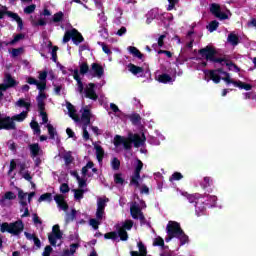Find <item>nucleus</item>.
I'll return each instance as SVG.
<instances>
[{
	"instance_id": "52",
	"label": "nucleus",
	"mask_w": 256,
	"mask_h": 256,
	"mask_svg": "<svg viewBox=\"0 0 256 256\" xmlns=\"http://www.w3.org/2000/svg\"><path fill=\"white\" fill-rule=\"evenodd\" d=\"M127 34V28L125 26H122L117 32L116 35H118V37H123V35Z\"/></svg>"
},
{
	"instance_id": "62",
	"label": "nucleus",
	"mask_w": 256,
	"mask_h": 256,
	"mask_svg": "<svg viewBox=\"0 0 256 256\" xmlns=\"http://www.w3.org/2000/svg\"><path fill=\"white\" fill-rule=\"evenodd\" d=\"M105 239H117V234L115 232H110L105 234Z\"/></svg>"
},
{
	"instance_id": "11",
	"label": "nucleus",
	"mask_w": 256,
	"mask_h": 256,
	"mask_svg": "<svg viewBox=\"0 0 256 256\" xmlns=\"http://www.w3.org/2000/svg\"><path fill=\"white\" fill-rule=\"evenodd\" d=\"M63 234L59 229V225H54L52 228V233L48 236L50 245L56 246L58 241H61Z\"/></svg>"
},
{
	"instance_id": "16",
	"label": "nucleus",
	"mask_w": 256,
	"mask_h": 256,
	"mask_svg": "<svg viewBox=\"0 0 256 256\" xmlns=\"http://www.w3.org/2000/svg\"><path fill=\"white\" fill-rule=\"evenodd\" d=\"M17 199L15 193L8 191L0 198L1 207H9L11 205V201Z\"/></svg>"
},
{
	"instance_id": "60",
	"label": "nucleus",
	"mask_w": 256,
	"mask_h": 256,
	"mask_svg": "<svg viewBox=\"0 0 256 256\" xmlns=\"http://www.w3.org/2000/svg\"><path fill=\"white\" fill-rule=\"evenodd\" d=\"M210 202H208V205L211 207H215V204L217 203V196H210L209 197Z\"/></svg>"
},
{
	"instance_id": "55",
	"label": "nucleus",
	"mask_w": 256,
	"mask_h": 256,
	"mask_svg": "<svg viewBox=\"0 0 256 256\" xmlns=\"http://www.w3.org/2000/svg\"><path fill=\"white\" fill-rule=\"evenodd\" d=\"M40 116L42 117V125H45V123L49 121V118H47V113H45L43 110H40Z\"/></svg>"
},
{
	"instance_id": "45",
	"label": "nucleus",
	"mask_w": 256,
	"mask_h": 256,
	"mask_svg": "<svg viewBox=\"0 0 256 256\" xmlns=\"http://www.w3.org/2000/svg\"><path fill=\"white\" fill-rule=\"evenodd\" d=\"M165 137L161 134H159L156 138L152 139L151 143L153 145H161V141H164Z\"/></svg>"
},
{
	"instance_id": "36",
	"label": "nucleus",
	"mask_w": 256,
	"mask_h": 256,
	"mask_svg": "<svg viewBox=\"0 0 256 256\" xmlns=\"http://www.w3.org/2000/svg\"><path fill=\"white\" fill-rule=\"evenodd\" d=\"M110 109L113 111L116 117H121V115H123V112L119 109V106L116 105L115 103L110 104Z\"/></svg>"
},
{
	"instance_id": "6",
	"label": "nucleus",
	"mask_w": 256,
	"mask_h": 256,
	"mask_svg": "<svg viewBox=\"0 0 256 256\" xmlns=\"http://www.w3.org/2000/svg\"><path fill=\"white\" fill-rule=\"evenodd\" d=\"M107 203H109V199L106 197L97 199L96 219H90V225L95 230L99 229V225H101V221H103V217H105V207H107Z\"/></svg>"
},
{
	"instance_id": "3",
	"label": "nucleus",
	"mask_w": 256,
	"mask_h": 256,
	"mask_svg": "<svg viewBox=\"0 0 256 256\" xmlns=\"http://www.w3.org/2000/svg\"><path fill=\"white\" fill-rule=\"evenodd\" d=\"M145 141V134H129L127 138L116 135L113 143L117 151H121V149H131L132 143L134 147H143Z\"/></svg>"
},
{
	"instance_id": "47",
	"label": "nucleus",
	"mask_w": 256,
	"mask_h": 256,
	"mask_svg": "<svg viewBox=\"0 0 256 256\" xmlns=\"http://www.w3.org/2000/svg\"><path fill=\"white\" fill-rule=\"evenodd\" d=\"M182 178H183V174H181L180 172H175L170 177V181H181Z\"/></svg>"
},
{
	"instance_id": "34",
	"label": "nucleus",
	"mask_w": 256,
	"mask_h": 256,
	"mask_svg": "<svg viewBox=\"0 0 256 256\" xmlns=\"http://www.w3.org/2000/svg\"><path fill=\"white\" fill-rule=\"evenodd\" d=\"M70 174L77 179L79 187H85V178L83 176L79 177L76 171H71Z\"/></svg>"
},
{
	"instance_id": "30",
	"label": "nucleus",
	"mask_w": 256,
	"mask_h": 256,
	"mask_svg": "<svg viewBox=\"0 0 256 256\" xmlns=\"http://www.w3.org/2000/svg\"><path fill=\"white\" fill-rule=\"evenodd\" d=\"M17 169V162L15 160L10 161V167L8 170V175L11 177V179H15V175H17L14 171Z\"/></svg>"
},
{
	"instance_id": "59",
	"label": "nucleus",
	"mask_w": 256,
	"mask_h": 256,
	"mask_svg": "<svg viewBox=\"0 0 256 256\" xmlns=\"http://www.w3.org/2000/svg\"><path fill=\"white\" fill-rule=\"evenodd\" d=\"M52 251H53V248H51V246H46L43 252V256H51Z\"/></svg>"
},
{
	"instance_id": "40",
	"label": "nucleus",
	"mask_w": 256,
	"mask_h": 256,
	"mask_svg": "<svg viewBox=\"0 0 256 256\" xmlns=\"http://www.w3.org/2000/svg\"><path fill=\"white\" fill-rule=\"evenodd\" d=\"M30 127L31 129H33L34 133H36V135H41V128H39V123H37L36 121H32L30 123Z\"/></svg>"
},
{
	"instance_id": "46",
	"label": "nucleus",
	"mask_w": 256,
	"mask_h": 256,
	"mask_svg": "<svg viewBox=\"0 0 256 256\" xmlns=\"http://www.w3.org/2000/svg\"><path fill=\"white\" fill-rule=\"evenodd\" d=\"M89 66L87 65V63H82L80 64V75H85V73H89Z\"/></svg>"
},
{
	"instance_id": "9",
	"label": "nucleus",
	"mask_w": 256,
	"mask_h": 256,
	"mask_svg": "<svg viewBox=\"0 0 256 256\" xmlns=\"http://www.w3.org/2000/svg\"><path fill=\"white\" fill-rule=\"evenodd\" d=\"M74 41L76 45H79V43H82L83 41V36L77 29H72L69 31H66L64 37H63V43H69V41Z\"/></svg>"
},
{
	"instance_id": "50",
	"label": "nucleus",
	"mask_w": 256,
	"mask_h": 256,
	"mask_svg": "<svg viewBox=\"0 0 256 256\" xmlns=\"http://www.w3.org/2000/svg\"><path fill=\"white\" fill-rule=\"evenodd\" d=\"M74 197L77 201L83 199V190H74Z\"/></svg>"
},
{
	"instance_id": "35",
	"label": "nucleus",
	"mask_w": 256,
	"mask_h": 256,
	"mask_svg": "<svg viewBox=\"0 0 256 256\" xmlns=\"http://www.w3.org/2000/svg\"><path fill=\"white\" fill-rule=\"evenodd\" d=\"M43 201L51 203V201H53V195H51V193L42 194L38 199V203H43Z\"/></svg>"
},
{
	"instance_id": "28",
	"label": "nucleus",
	"mask_w": 256,
	"mask_h": 256,
	"mask_svg": "<svg viewBox=\"0 0 256 256\" xmlns=\"http://www.w3.org/2000/svg\"><path fill=\"white\" fill-rule=\"evenodd\" d=\"M128 71H130L132 75H141V73H143V68L134 64H128Z\"/></svg>"
},
{
	"instance_id": "48",
	"label": "nucleus",
	"mask_w": 256,
	"mask_h": 256,
	"mask_svg": "<svg viewBox=\"0 0 256 256\" xmlns=\"http://www.w3.org/2000/svg\"><path fill=\"white\" fill-rule=\"evenodd\" d=\"M153 245L163 247V245H165V241L161 237H156L153 241Z\"/></svg>"
},
{
	"instance_id": "61",
	"label": "nucleus",
	"mask_w": 256,
	"mask_h": 256,
	"mask_svg": "<svg viewBox=\"0 0 256 256\" xmlns=\"http://www.w3.org/2000/svg\"><path fill=\"white\" fill-rule=\"evenodd\" d=\"M138 189H140L141 193H145L146 195L149 193V187L139 184V187H137Z\"/></svg>"
},
{
	"instance_id": "17",
	"label": "nucleus",
	"mask_w": 256,
	"mask_h": 256,
	"mask_svg": "<svg viewBox=\"0 0 256 256\" xmlns=\"http://www.w3.org/2000/svg\"><path fill=\"white\" fill-rule=\"evenodd\" d=\"M89 73L92 77H97V79H101V77H103V75H105V70L103 69V66H101L97 63H93L91 65V69H90Z\"/></svg>"
},
{
	"instance_id": "13",
	"label": "nucleus",
	"mask_w": 256,
	"mask_h": 256,
	"mask_svg": "<svg viewBox=\"0 0 256 256\" xmlns=\"http://www.w3.org/2000/svg\"><path fill=\"white\" fill-rule=\"evenodd\" d=\"M17 85H19V82H17L10 74H5L4 83L0 84V91H7V89H11V87Z\"/></svg>"
},
{
	"instance_id": "5",
	"label": "nucleus",
	"mask_w": 256,
	"mask_h": 256,
	"mask_svg": "<svg viewBox=\"0 0 256 256\" xmlns=\"http://www.w3.org/2000/svg\"><path fill=\"white\" fill-rule=\"evenodd\" d=\"M168 237L166 238V243H169L173 237L179 239L180 245H187L189 243V236L181 229V225L176 221H169L167 225Z\"/></svg>"
},
{
	"instance_id": "32",
	"label": "nucleus",
	"mask_w": 256,
	"mask_h": 256,
	"mask_svg": "<svg viewBox=\"0 0 256 256\" xmlns=\"http://www.w3.org/2000/svg\"><path fill=\"white\" fill-rule=\"evenodd\" d=\"M18 198L20 199V205H27V201H29V196L27 193L19 190Z\"/></svg>"
},
{
	"instance_id": "26",
	"label": "nucleus",
	"mask_w": 256,
	"mask_h": 256,
	"mask_svg": "<svg viewBox=\"0 0 256 256\" xmlns=\"http://www.w3.org/2000/svg\"><path fill=\"white\" fill-rule=\"evenodd\" d=\"M156 81H159V83H173L175 77H171L168 74H161L156 76Z\"/></svg>"
},
{
	"instance_id": "64",
	"label": "nucleus",
	"mask_w": 256,
	"mask_h": 256,
	"mask_svg": "<svg viewBox=\"0 0 256 256\" xmlns=\"http://www.w3.org/2000/svg\"><path fill=\"white\" fill-rule=\"evenodd\" d=\"M33 221H34V224L36 225V226H39V225H41V219H39V216H37V214H34L33 215Z\"/></svg>"
},
{
	"instance_id": "53",
	"label": "nucleus",
	"mask_w": 256,
	"mask_h": 256,
	"mask_svg": "<svg viewBox=\"0 0 256 256\" xmlns=\"http://www.w3.org/2000/svg\"><path fill=\"white\" fill-rule=\"evenodd\" d=\"M99 45H101L102 47V51H104V53H106V55H111V50L109 49V46L106 45L105 43H99Z\"/></svg>"
},
{
	"instance_id": "43",
	"label": "nucleus",
	"mask_w": 256,
	"mask_h": 256,
	"mask_svg": "<svg viewBox=\"0 0 256 256\" xmlns=\"http://www.w3.org/2000/svg\"><path fill=\"white\" fill-rule=\"evenodd\" d=\"M114 181L116 185H123L125 183V179H123V176L121 174H115Z\"/></svg>"
},
{
	"instance_id": "19",
	"label": "nucleus",
	"mask_w": 256,
	"mask_h": 256,
	"mask_svg": "<svg viewBox=\"0 0 256 256\" xmlns=\"http://www.w3.org/2000/svg\"><path fill=\"white\" fill-rule=\"evenodd\" d=\"M20 175L22 179H25V181H28V183H31L33 181V174H31L30 171L27 170V165L22 163L20 164Z\"/></svg>"
},
{
	"instance_id": "18",
	"label": "nucleus",
	"mask_w": 256,
	"mask_h": 256,
	"mask_svg": "<svg viewBox=\"0 0 256 256\" xmlns=\"http://www.w3.org/2000/svg\"><path fill=\"white\" fill-rule=\"evenodd\" d=\"M210 12L212 15H215V17H217L221 21L228 18L227 14L221 12V6H219V4H215V3L211 4Z\"/></svg>"
},
{
	"instance_id": "54",
	"label": "nucleus",
	"mask_w": 256,
	"mask_h": 256,
	"mask_svg": "<svg viewBox=\"0 0 256 256\" xmlns=\"http://www.w3.org/2000/svg\"><path fill=\"white\" fill-rule=\"evenodd\" d=\"M201 185L204 189L209 187L211 185V179L209 177H204Z\"/></svg>"
},
{
	"instance_id": "63",
	"label": "nucleus",
	"mask_w": 256,
	"mask_h": 256,
	"mask_svg": "<svg viewBox=\"0 0 256 256\" xmlns=\"http://www.w3.org/2000/svg\"><path fill=\"white\" fill-rule=\"evenodd\" d=\"M61 193H69V186L67 184H62L60 186Z\"/></svg>"
},
{
	"instance_id": "39",
	"label": "nucleus",
	"mask_w": 256,
	"mask_h": 256,
	"mask_svg": "<svg viewBox=\"0 0 256 256\" xmlns=\"http://www.w3.org/2000/svg\"><path fill=\"white\" fill-rule=\"evenodd\" d=\"M205 211V206L203 205V202H196V215L199 217L201 213Z\"/></svg>"
},
{
	"instance_id": "4",
	"label": "nucleus",
	"mask_w": 256,
	"mask_h": 256,
	"mask_svg": "<svg viewBox=\"0 0 256 256\" xmlns=\"http://www.w3.org/2000/svg\"><path fill=\"white\" fill-rule=\"evenodd\" d=\"M66 109L68 111L69 117L73 119L76 123H81L83 125V139L85 141L89 140V132L87 131V125L91 123V112L89 111V107H85L82 109V115L79 118L77 116V112L75 111V107L71 105V103H66Z\"/></svg>"
},
{
	"instance_id": "29",
	"label": "nucleus",
	"mask_w": 256,
	"mask_h": 256,
	"mask_svg": "<svg viewBox=\"0 0 256 256\" xmlns=\"http://www.w3.org/2000/svg\"><path fill=\"white\" fill-rule=\"evenodd\" d=\"M127 50L129 51V53L131 55H133V57H137L138 59H143V55L141 54V51H139V49H137V47L129 46L127 48Z\"/></svg>"
},
{
	"instance_id": "27",
	"label": "nucleus",
	"mask_w": 256,
	"mask_h": 256,
	"mask_svg": "<svg viewBox=\"0 0 256 256\" xmlns=\"http://www.w3.org/2000/svg\"><path fill=\"white\" fill-rule=\"evenodd\" d=\"M30 152L32 157H39L40 155H43V150H41V147H39V144L30 145Z\"/></svg>"
},
{
	"instance_id": "1",
	"label": "nucleus",
	"mask_w": 256,
	"mask_h": 256,
	"mask_svg": "<svg viewBox=\"0 0 256 256\" xmlns=\"http://www.w3.org/2000/svg\"><path fill=\"white\" fill-rule=\"evenodd\" d=\"M205 80L213 81L214 83H220L221 79L226 83V85H233L234 87H238V89H244L245 91H251L253 86L251 84L243 83L240 80H235L231 77V74L218 69V70H211V71H204Z\"/></svg>"
},
{
	"instance_id": "7",
	"label": "nucleus",
	"mask_w": 256,
	"mask_h": 256,
	"mask_svg": "<svg viewBox=\"0 0 256 256\" xmlns=\"http://www.w3.org/2000/svg\"><path fill=\"white\" fill-rule=\"evenodd\" d=\"M23 221L18 220L14 223H3L1 226V233H11L12 235H19L24 229Z\"/></svg>"
},
{
	"instance_id": "15",
	"label": "nucleus",
	"mask_w": 256,
	"mask_h": 256,
	"mask_svg": "<svg viewBox=\"0 0 256 256\" xmlns=\"http://www.w3.org/2000/svg\"><path fill=\"white\" fill-rule=\"evenodd\" d=\"M97 173V169L93 167V162H88L86 166L82 168V179H85V182L89 177H93V174Z\"/></svg>"
},
{
	"instance_id": "10",
	"label": "nucleus",
	"mask_w": 256,
	"mask_h": 256,
	"mask_svg": "<svg viewBox=\"0 0 256 256\" xmlns=\"http://www.w3.org/2000/svg\"><path fill=\"white\" fill-rule=\"evenodd\" d=\"M4 15L10 17L12 21H16L19 29H23V20L17 13L11 12L7 10V6H2V10H0V19H3Z\"/></svg>"
},
{
	"instance_id": "58",
	"label": "nucleus",
	"mask_w": 256,
	"mask_h": 256,
	"mask_svg": "<svg viewBox=\"0 0 256 256\" xmlns=\"http://www.w3.org/2000/svg\"><path fill=\"white\" fill-rule=\"evenodd\" d=\"M21 53H23V49L22 48H18V49H13L12 50V56L13 57H19V55H21Z\"/></svg>"
},
{
	"instance_id": "20",
	"label": "nucleus",
	"mask_w": 256,
	"mask_h": 256,
	"mask_svg": "<svg viewBox=\"0 0 256 256\" xmlns=\"http://www.w3.org/2000/svg\"><path fill=\"white\" fill-rule=\"evenodd\" d=\"M200 55L204 57L207 61H213V57L215 56V50L213 48L207 46L199 51Z\"/></svg>"
},
{
	"instance_id": "31",
	"label": "nucleus",
	"mask_w": 256,
	"mask_h": 256,
	"mask_svg": "<svg viewBox=\"0 0 256 256\" xmlns=\"http://www.w3.org/2000/svg\"><path fill=\"white\" fill-rule=\"evenodd\" d=\"M73 77L75 81L78 83V91L79 93H83V83L81 82V78L79 77V70H74Z\"/></svg>"
},
{
	"instance_id": "37",
	"label": "nucleus",
	"mask_w": 256,
	"mask_h": 256,
	"mask_svg": "<svg viewBox=\"0 0 256 256\" xmlns=\"http://www.w3.org/2000/svg\"><path fill=\"white\" fill-rule=\"evenodd\" d=\"M228 43H231V45H239V37H237V35L231 33L228 36Z\"/></svg>"
},
{
	"instance_id": "42",
	"label": "nucleus",
	"mask_w": 256,
	"mask_h": 256,
	"mask_svg": "<svg viewBox=\"0 0 256 256\" xmlns=\"http://www.w3.org/2000/svg\"><path fill=\"white\" fill-rule=\"evenodd\" d=\"M64 14L63 12H58L53 15L52 21L53 23H60V21H63Z\"/></svg>"
},
{
	"instance_id": "22",
	"label": "nucleus",
	"mask_w": 256,
	"mask_h": 256,
	"mask_svg": "<svg viewBox=\"0 0 256 256\" xmlns=\"http://www.w3.org/2000/svg\"><path fill=\"white\" fill-rule=\"evenodd\" d=\"M44 91L45 90H39V95L36 98L39 111H45V101L47 99V94H45Z\"/></svg>"
},
{
	"instance_id": "41",
	"label": "nucleus",
	"mask_w": 256,
	"mask_h": 256,
	"mask_svg": "<svg viewBox=\"0 0 256 256\" xmlns=\"http://www.w3.org/2000/svg\"><path fill=\"white\" fill-rule=\"evenodd\" d=\"M111 167L114 169V171L119 170V167H121V161H119L117 158H112Z\"/></svg>"
},
{
	"instance_id": "24",
	"label": "nucleus",
	"mask_w": 256,
	"mask_h": 256,
	"mask_svg": "<svg viewBox=\"0 0 256 256\" xmlns=\"http://www.w3.org/2000/svg\"><path fill=\"white\" fill-rule=\"evenodd\" d=\"M54 201L57 203L58 207L62 209V211H67V209H69V205H67V202H65L63 195H56L54 197Z\"/></svg>"
},
{
	"instance_id": "44",
	"label": "nucleus",
	"mask_w": 256,
	"mask_h": 256,
	"mask_svg": "<svg viewBox=\"0 0 256 256\" xmlns=\"http://www.w3.org/2000/svg\"><path fill=\"white\" fill-rule=\"evenodd\" d=\"M217 27H219V22L214 20L208 25V31H210V33H213V31L217 30Z\"/></svg>"
},
{
	"instance_id": "2",
	"label": "nucleus",
	"mask_w": 256,
	"mask_h": 256,
	"mask_svg": "<svg viewBox=\"0 0 256 256\" xmlns=\"http://www.w3.org/2000/svg\"><path fill=\"white\" fill-rule=\"evenodd\" d=\"M16 105L17 107H24L25 110L12 118L3 116L0 113V129H15L14 121L21 123V121H25V119H27V113H29V107H31V104L23 99H20L16 102Z\"/></svg>"
},
{
	"instance_id": "14",
	"label": "nucleus",
	"mask_w": 256,
	"mask_h": 256,
	"mask_svg": "<svg viewBox=\"0 0 256 256\" xmlns=\"http://www.w3.org/2000/svg\"><path fill=\"white\" fill-rule=\"evenodd\" d=\"M133 227V221L127 220L119 229H118V235L121 239V241H127L129 236L127 235V231H130V229ZM127 230V231H125Z\"/></svg>"
},
{
	"instance_id": "8",
	"label": "nucleus",
	"mask_w": 256,
	"mask_h": 256,
	"mask_svg": "<svg viewBox=\"0 0 256 256\" xmlns=\"http://www.w3.org/2000/svg\"><path fill=\"white\" fill-rule=\"evenodd\" d=\"M145 207V202L140 201H134V203H132V205L130 206V213L133 217V219H140V221H143V219H145V217L143 216V212H141V209H144Z\"/></svg>"
},
{
	"instance_id": "21",
	"label": "nucleus",
	"mask_w": 256,
	"mask_h": 256,
	"mask_svg": "<svg viewBox=\"0 0 256 256\" xmlns=\"http://www.w3.org/2000/svg\"><path fill=\"white\" fill-rule=\"evenodd\" d=\"M38 79V91H45L47 89V72H39Z\"/></svg>"
},
{
	"instance_id": "23",
	"label": "nucleus",
	"mask_w": 256,
	"mask_h": 256,
	"mask_svg": "<svg viewBox=\"0 0 256 256\" xmlns=\"http://www.w3.org/2000/svg\"><path fill=\"white\" fill-rule=\"evenodd\" d=\"M85 95L88 99H93L94 101L97 99V94L95 93V84L90 83L86 86Z\"/></svg>"
},
{
	"instance_id": "51",
	"label": "nucleus",
	"mask_w": 256,
	"mask_h": 256,
	"mask_svg": "<svg viewBox=\"0 0 256 256\" xmlns=\"http://www.w3.org/2000/svg\"><path fill=\"white\" fill-rule=\"evenodd\" d=\"M27 83L29 85H36L37 89H39V81H37V79H35L33 77H28L27 78Z\"/></svg>"
},
{
	"instance_id": "33",
	"label": "nucleus",
	"mask_w": 256,
	"mask_h": 256,
	"mask_svg": "<svg viewBox=\"0 0 256 256\" xmlns=\"http://www.w3.org/2000/svg\"><path fill=\"white\" fill-rule=\"evenodd\" d=\"M221 63L222 65H225L229 71H235L236 73H239V67H237V65L233 64L232 62L222 60Z\"/></svg>"
},
{
	"instance_id": "57",
	"label": "nucleus",
	"mask_w": 256,
	"mask_h": 256,
	"mask_svg": "<svg viewBox=\"0 0 256 256\" xmlns=\"http://www.w3.org/2000/svg\"><path fill=\"white\" fill-rule=\"evenodd\" d=\"M169 5H168V11H172V9L177 5L179 0H168Z\"/></svg>"
},
{
	"instance_id": "12",
	"label": "nucleus",
	"mask_w": 256,
	"mask_h": 256,
	"mask_svg": "<svg viewBox=\"0 0 256 256\" xmlns=\"http://www.w3.org/2000/svg\"><path fill=\"white\" fill-rule=\"evenodd\" d=\"M141 169H143V162H141V160H136L135 172L131 180V185L134 187H139V181H141Z\"/></svg>"
},
{
	"instance_id": "49",
	"label": "nucleus",
	"mask_w": 256,
	"mask_h": 256,
	"mask_svg": "<svg viewBox=\"0 0 256 256\" xmlns=\"http://www.w3.org/2000/svg\"><path fill=\"white\" fill-rule=\"evenodd\" d=\"M36 7L37 6L35 4L29 5L24 9V13H26V15H31V13L35 11Z\"/></svg>"
},
{
	"instance_id": "38",
	"label": "nucleus",
	"mask_w": 256,
	"mask_h": 256,
	"mask_svg": "<svg viewBox=\"0 0 256 256\" xmlns=\"http://www.w3.org/2000/svg\"><path fill=\"white\" fill-rule=\"evenodd\" d=\"M46 127L48 129V133L50 135V139H55V135H57V131L55 130V127L51 124H46Z\"/></svg>"
},
{
	"instance_id": "56",
	"label": "nucleus",
	"mask_w": 256,
	"mask_h": 256,
	"mask_svg": "<svg viewBox=\"0 0 256 256\" xmlns=\"http://www.w3.org/2000/svg\"><path fill=\"white\" fill-rule=\"evenodd\" d=\"M22 217H29V208H27V205H22L21 209Z\"/></svg>"
},
{
	"instance_id": "25",
	"label": "nucleus",
	"mask_w": 256,
	"mask_h": 256,
	"mask_svg": "<svg viewBox=\"0 0 256 256\" xmlns=\"http://www.w3.org/2000/svg\"><path fill=\"white\" fill-rule=\"evenodd\" d=\"M94 149L96 151L98 163H101L103 161V157H105V150H103V147L97 143H94Z\"/></svg>"
}]
</instances>
